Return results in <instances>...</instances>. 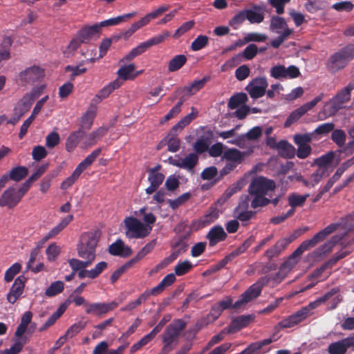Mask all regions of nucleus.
Listing matches in <instances>:
<instances>
[{
  "instance_id": "obj_59",
  "label": "nucleus",
  "mask_w": 354,
  "mask_h": 354,
  "mask_svg": "<svg viewBox=\"0 0 354 354\" xmlns=\"http://www.w3.org/2000/svg\"><path fill=\"white\" fill-rule=\"evenodd\" d=\"M253 199L251 201V207L257 209L258 207H263L270 204L269 198H266L264 195H251Z\"/></svg>"
},
{
  "instance_id": "obj_46",
  "label": "nucleus",
  "mask_w": 354,
  "mask_h": 354,
  "mask_svg": "<svg viewBox=\"0 0 354 354\" xmlns=\"http://www.w3.org/2000/svg\"><path fill=\"white\" fill-rule=\"evenodd\" d=\"M96 112V106L91 105L82 117V125L89 129L93 122L94 118H95Z\"/></svg>"
},
{
  "instance_id": "obj_27",
  "label": "nucleus",
  "mask_w": 354,
  "mask_h": 354,
  "mask_svg": "<svg viewBox=\"0 0 354 354\" xmlns=\"http://www.w3.org/2000/svg\"><path fill=\"white\" fill-rule=\"evenodd\" d=\"M28 169L25 166H17L13 167L8 173L1 177L6 178V184L9 180L19 182L24 179L28 174Z\"/></svg>"
},
{
  "instance_id": "obj_62",
  "label": "nucleus",
  "mask_w": 354,
  "mask_h": 354,
  "mask_svg": "<svg viewBox=\"0 0 354 354\" xmlns=\"http://www.w3.org/2000/svg\"><path fill=\"white\" fill-rule=\"evenodd\" d=\"M190 197L191 194L189 193H184L174 200L167 199V203L169 205L171 209H176L179 206L185 203L187 201H188Z\"/></svg>"
},
{
  "instance_id": "obj_29",
  "label": "nucleus",
  "mask_w": 354,
  "mask_h": 354,
  "mask_svg": "<svg viewBox=\"0 0 354 354\" xmlns=\"http://www.w3.org/2000/svg\"><path fill=\"white\" fill-rule=\"evenodd\" d=\"M291 241L292 239H281L277 241L272 247L265 252V257L268 260H271L274 257H278Z\"/></svg>"
},
{
  "instance_id": "obj_1",
  "label": "nucleus",
  "mask_w": 354,
  "mask_h": 354,
  "mask_svg": "<svg viewBox=\"0 0 354 354\" xmlns=\"http://www.w3.org/2000/svg\"><path fill=\"white\" fill-rule=\"evenodd\" d=\"M354 227V215L351 213L346 216L342 218L339 222L333 223L327 225L319 232H324L323 241H324L330 234L341 228L344 232L341 234H336L333 236L328 241L324 243L322 245L318 248L315 253L317 256L324 255L330 252L333 248L338 243L343 244L344 237L346 234L353 230Z\"/></svg>"
},
{
  "instance_id": "obj_24",
  "label": "nucleus",
  "mask_w": 354,
  "mask_h": 354,
  "mask_svg": "<svg viewBox=\"0 0 354 354\" xmlns=\"http://www.w3.org/2000/svg\"><path fill=\"white\" fill-rule=\"evenodd\" d=\"M99 26L93 24L92 26H86L81 28L77 35L84 44L89 43L92 39L99 37L100 35Z\"/></svg>"
},
{
  "instance_id": "obj_4",
  "label": "nucleus",
  "mask_w": 354,
  "mask_h": 354,
  "mask_svg": "<svg viewBox=\"0 0 354 354\" xmlns=\"http://www.w3.org/2000/svg\"><path fill=\"white\" fill-rule=\"evenodd\" d=\"M175 281L176 278L173 273L167 274L158 286L150 290H146L142 294H140L136 300L128 303L124 307L121 308L120 310L122 312L133 310V309L145 303L149 296H158L161 294L166 288L171 286L175 282Z\"/></svg>"
},
{
  "instance_id": "obj_7",
  "label": "nucleus",
  "mask_w": 354,
  "mask_h": 354,
  "mask_svg": "<svg viewBox=\"0 0 354 354\" xmlns=\"http://www.w3.org/2000/svg\"><path fill=\"white\" fill-rule=\"evenodd\" d=\"M99 241L97 232H88L81 238V242L77 245L78 256L92 263L95 259V251Z\"/></svg>"
},
{
  "instance_id": "obj_56",
  "label": "nucleus",
  "mask_w": 354,
  "mask_h": 354,
  "mask_svg": "<svg viewBox=\"0 0 354 354\" xmlns=\"http://www.w3.org/2000/svg\"><path fill=\"white\" fill-rule=\"evenodd\" d=\"M68 262L73 271L75 273L78 270L85 269L92 264L90 261H81L77 259H71Z\"/></svg>"
},
{
  "instance_id": "obj_16",
  "label": "nucleus",
  "mask_w": 354,
  "mask_h": 354,
  "mask_svg": "<svg viewBox=\"0 0 354 354\" xmlns=\"http://www.w3.org/2000/svg\"><path fill=\"white\" fill-rule=\"evenodd\" d=\"M44 76V69L36 65L28 67L19 73V79L21 82L31 84L41 82Z\"/></svg>"
},
{
  "instance_id": "obj_25",
  "label": "nucleus",
  "mask_w": 354,
  "mask_h": 354,
  "mask_svg": "<svg viewBox=\"0 0 354 354\" xmlns=\"http://www.w3.org/2000/svg\"><path fill=\"white\" fill-rule=\"evenodd\" d=\"M206 237L209 241V245L212 247L224 241L227 237V234L222 226L215 225L210 229Z\"/></svg>"
},
{
  "instance_id": "obj_23",
  "label": "nucleus",
  "mask_w": 354,
  "mask_h": 354,
  "mask_svg": "<svg viewBox=\"0 0 354 354\" xmlns=\"http://www.w3.org/2000/svg\"><path fill=\"white\" fill-rule=\"evenodd\" d=\"M353 346L354 337L350 336L330 344L328 346V352L329 354H345L348 348Z\"/></svg>"
},
{
  "instance_id": "obj_14",
  "label": "nucleus",
  "mask_w": 354,
  "mask_h": 354,
  "mask_svg": "<svg viewBox=\"0 0 354 354\" xmlns=\"http://www.w3.org/2000/svg\"><path fill=\"white\" fill-rule=\"evenodd\" d=\"M293 141L298 147L295 155H297L299 159H305L310 155L312 147L309 143L312 141L311 134H295L293 136Z\"/></svg>"
},
{
  "instance_id": "obj_36",
  "label": "nucleus",
  "mask_w": 354,
  "mask_h": 354,
  "mask_svg": "<svg viewBox=\"0 0 354 354\" xmlns=\"http://www.w3.org/2000/svg\"><path fill=\"white\" fill-rule=\"evenodd\" d=\"M32 313L26 311L21 317L20 324L18 325L15 335L17 337H21L26 332L28 326L31 323Z\"/></svg>"
},
{
  "instance_id": "obj_34",
  "label": "nucleus",
  "mask_w": 354,
  "mask_h": 354,
  "mask_svg": "<svg viewBox=\"0 0 354 354\" xmlns=\"http://www.w3.org/2000/svg\"><path fill=\"white\" fill-rule=\"evenodd\" d=\"M85 135L84 131L80 128L77 131L71 133L66 142V149L68 152L73 151L77 146L80 140Z\"/></svg>"
},
{
  "instance_id": "obj_2",
  "label": "nucleus",
  "mask_w": 354,
  "mask_h": 354,
  "mask_svg": "<svg viewBox=\"0 0 354 354\" xmlns=\"http://www.w3.org/2000/svg\"><path fill=\"white\" fill-rule=\"evenodd\" d=\"M335 293L336 292H335L333 290L326 292L316 300L310 302L307 306L303 307L299 310L282 319L278 324V326L281 328H288L295 326V325L306 319L307 317L311 316L313 314L314 309L317 308L321 304L332 298L335 295Z\"/></svg>"
},
{
  "instance_id": "obj_17",
  "label": "nucleus",
  "mask_w": 354,
  "mask_h": 354,
  "mask_svg": "<svg viewBox=\"0 0 354 354\" xmlns=\"http://www.w3.org/2000/svg\"><path fill=\"white\" fill-rule=\"evenodd\" d=\"M268 83L265 77L254 78L245 87V91L253 99L263 97L266 92Z\"/></svg>"
},
{
  "instance_id": "obj_30",
  "label": "nucleus",
  "mask_w": 354,
  "mask_h": 354,
  "mask_svg": "<svg viewBox=\"0 0 354 354\" xmlns=\"http://www.w3.org/2000/svg\"><path fill=\"white\" fill-rule=\"evenodd\" d=\"M269 29L271 32L277 34H281L282 31H286V30H293V29L288 27L286 19L279 16H272L271 17Z\"/></svg>"
},
{
  "instance_id": "obj_39",
  "label": "nucleus",
  "mask_w": 354,
  "mask_h": 354,
  "mask_svg": "<svg viewBox=\"0 0 354 354\" xmlns=\"http://www.w3.org/2000/svg\"><path fill=\"white\" fill-rule=\"evenodd\" d=\"M122 85L120 80H115L108 85L102 88L96 95V97L100 100L106 98L114 90L118 88Z\"/></svg>"
},
{
  "instance_id": "obj_61",
  "label": "nucleus",
  "mask_w": 354,
  "mask_h": 354,
  "mask_svg": "<svg viewBox=\"0 0 354 354\" xmlns=\"http://www.w3.org/2000/svg\"><path fill=\"white\" fill-rule=\"evenodd\" d=\"M178 335L179 333H178V330L173 327V325L170 324L163 334L162 341L163 342L172 344L175 338Z\"/></svg>"
},
{
  "instance_id": "obj_6",
  "label": "nucleus",
  "mask_w": 354,
  "mask_h": 354,
  "mask_svg": "<svg viewBox=\"0 0 354 354\" xmlns=\"http://www.w3.org/2000/svg\"><path fill=\"white\" fill-rule=\"evenodd\" d=\"M354 88L352 83H349L346 87L337 93L332 99L327 102L322 109V113L325 118L333 116L341 109L344 107V104L350 100L351 91Z\"/></svg>"
},
{
  "instance_id": "obj_18",
  "label": "nucleus",
  "mask_w": 354,
  "mask_h": 354,
  "mask_svg": "<svg viewBox=\"0 0 354 354\" xmlns=\"http://www.w3.org/2000/svg\"><path fill=\"white\" fill-rule=\"evenodd\" d=\"M118 305L119 303L115 301L109 303H91L86 304L85 311L86 314L101 317L115 309Z\"/></svg>"
},
{
  "instance_id": "obj_43",
  "label": "nucleus",
  "mask_w": 354,
  "mask_h": 354,
  "mask_svg": "<svg viewBox=\"0 0 354 354\" xmlns=\"http://www.w3.org/2000/svg\"><path fill=\"white\" fill-rule=\"evenodd\" d=\"M291 268L292 266L289 265V261H286L280 266L279 271L274 276H271L272 281L275 284H279L286 277Z\"/></svg>"
},
{
  "instance_id": "obj_31",
  "label": "nucleus",
  "mask_w": 354,
  "mask_h": 354,
  "mask_svg": "<svg viewBox=\"0 0 354 354\" xmlns=\"http://www.w3.org/2000/svg\"><path fill=\"white\" fill-rule=\"evenodd\" d=\"M73 220V215H68L64 218L59 224L52 228L42 239L43 242H46L49 239L59 234L66 226Z\"/></svg>"
},
{
  "instance_id": "obj_60",
  "label": "nucleus",
  "mask_w": 354,
  "mask_h": 354,
  "mask_svg": "<svg viewBox=\"0 0 354 354\" xmlns=\"http://www.w3.org/2000/svg\"><path fill=\"white\" fill-rule=\"evenodd\" d=\"M346 133L343 130L335 129L332 132L331 139L339 147H343L346 141Z\"/></svg>"
},
{
  "instance_id": "obj_53",
  "label": "nucleus",
  "mask_w": 354,
  "mask_h": 354,
  "mask_svg": "<svg viewBox=\"0 0 354 354\" xmlns=\"http://www.w3.org/2000/svg\"><path fill=\"white\" fill-rule=\"evenodd\" d=\"M210 80L209 76H205L199 80H194L190 85L186 86L189 90L191 95H193L202 89L206 83Z\"/></svg>"
},
{
  "instance_id": "obj_13",
  "label": "nucleus",
  "mask_w": 354,
  "mask_h": 354,
  "mask_svg": "<svg viewBox=\"0 0 354 354\" xmlns=\"http://www.w3.org/2000/svg\"><path fill=\"white\" fill-rule=\"evenodd\" d=\"M276 189V183L273 180L268 179L263 176H257L253 178L248 187L250 195H264L268 194Z\"/></svg>"
},
{
  "instance_id": "obj_44",
  "label": "nucleus",
  "mask_w": 354,
  "mask_h": 354,
  "mask_svg": "<svg viewBox=\"0 0 354 354\" xmlns=\"http://www.w3.org/2000/svg\"><path fill=\"white\" fill-rule=\"evenodd\" d=\"M84 44L79 37L76 35L70 41L65 50H63V54L65 57H72L75 52L80 47L81 44Z\"/></svg>"
},
{
  "instance_id": "obj_22",
  "label": "nucleus",
  "mask_w": 354,
  "mask_h": 354,
  "mask_svg": "<svg viewBox=\"0 0 354 354\" xmlns=\"http://www.w3.org/2000/svg\"><path fill=\"white\" fill-rule=\"evenodd\" d=\"M261 293V291L259 288L253 283L241 295L240 298L234 304V309H239L244 304L257 299Z\"/></svg>"
},
{
  "instance_id": "obj_40",
  "label": "nucleus",
  "mask_w": 354,
  "mask_h": 354,
  "mask_svg": "<svg viewBox=\"0 0 354 354\" xmlns=\"http://www.w3.org/2000/svg\"><path fill=\"white\" fill-rule=\"evenodd\" d=\"M248 100V97L245 93H238L230 98L227 106L230 109H235L244 105Z\"/></svg>"
},
{
  "instance_id": "obj_47",
  "label": "nucleus",
  "mask_w": 354,
  "mask_h": 354,
  "mask_svg": "<svg viewBox=\"0 0 354 354\" xmlns=\"http://www.w3.org/2000/svg\"><path fill=\"white\" fill-rule=\"evenodd\" d=\"M106 132V130L103 127H100L92 131L86 138V145L88 147L95 145L105 135Z\"/></svg>"
},
{
  "instance_id": "obj_64",
  "label": "nucleus",
  "mask_w": 354,
  "mask_h": 354,
  "mask_svg": "<svg viewBox=\"0 0 354 354\" xmlns=\"http://www.w3.org/2000/svg\"><path fill=\"white\" fill-rule=\"evenodd\" d=\"M61 249L55 243H51L46 248V253L50 261H54L60 254Z\"/></svg>"
},
{
  "instance_id": "obj_11",
  "label": "nucleus",
  "mask_w": 354,
  "mask_h": 354,
  "mask_svg": "<svg viewBox=\"0 0 354 354\" xmlns=\"http://www.w3.org/2000/svg\"><path fill=\"white\" fill-rule=\"evenodd\" d=\"M126 236L129 239H143L147 236L152 230L151 226L143 224L138 218L129 216L124 219Z\"/></svg>"
},
{
  "instance_id": "obj_12",
  "label": "nucleus",
  "mask_w": 354,
  "mask_h": 354,
  "mask_svg": "<svg viewBox=\"0 0 354 354\" xmlns=\"http://www.w3.org/2000/svg\"><path fill=\"white\" fill-rule=\"evenodd\" d=\"M28 192L21 185L18 189L11 186L3 192L0 196V207L13 209L21 201Z\"/></svg>"
},
{
  "instance_id": "obj_8",
  "label": "nucleus",
  "mask_w": 354,
  "mask_h": 354,
  "mask_svg": "<svg viewBox=\"0 0 354 354\" xmlns=\"http://www.w3.org/2000/svg\"><path fill=\"white\" fill-rule=\"evenodd\" d=\"M246 155V152L241 151L236 148H230L225 150L222 158L228 162L220 170L219 176L216 180H220L225 176L232 171L239 165L243 162Z\"/></svg>"
},
{
  "instance_id": "obj_49",
  "label": "nucleus",
  "mask_w": 354,
  "mask_h": 354,
  "mask_svg": "<svg viewBox=\"0 0 354 354\" xmlns=\"http://www.w3.org/2000/svg\"><path fill=\"white\" fill-rule=\"evenodd\" d=\"M86 322L80 321L77 323H75L68 328L64 335L62 337H64L65 341H66L67 339L72 338L77 335L82 330L86 327Z\"/></svg>"
},
{
  "instance_id": "obj_42",
  "label": "nucleus",
  "mask_w": 354,
  "mask_h": 354,
  "mask_svg": "<svg viewBox=\"0 0 354 354\" xmlns=\"http://www.w3.org/2000/svg\"><path fill=\"white\" fill-rule=\"evenodd\" d=\"M12 40L10 37H5L0 45V62L10 58V47Z\"/></svg>"
},
{
  "instance_id": "obj_10",
  "label": "nucleus",
  "mask_w": 354,
  "mask_h": 354,
  "mask_svg": "<svg viewBox=\"0 0 354 354\" xmlns=\"http://www.w3.org/2000/svg\"><path fill=\"white\" fill-rule=\"evenodd\" d=\"M171 35V33L168 30H165L160 34L153 37L152 38L147 40L146 41L140 43L138 46L131 49V50L120 60L122 62H129L137 56H139L144 53L148 48L153 46L158 45L168 38Z\"/></svg>"
},
{
  "instance_id": "obj_58",
  "label": "nucleus",
  "mask_w": 354,
  "mask_h": 354,
  "mask_svg": "<svg viewBox=\"0 0 354 354\" xmlns=\"http://www.w3.org/2000/svg\"><path fill=\"white\" fill-rule=\"evenodd\" d=\"M293 32L294 30H286V31H282L281 34H279L277 37L270 41V46L274 48H279V46L289 38Z\"/></svg>"
},
{
  "instance_id": "obj_37",
  "label": "nucleus",
  "mask_w": 354,
  "mask_h": 354,
  "mask_svg": "<svg viewBox=\"0 0 354 354\" xmlns=\"http://www.w3.org/2000/svg\"><path fill=\"white\" fill-rule=\"evenodd\" d=\"M219 216V211L216 208H210L207 212L198 219L200 227H204L214 223Z\"/></svg>"
},
{
  "instance_id": "obj_5",
  "label": "nucleus",
  "mask_w": 354,
  "mask_h": 354,
  "mask_svg": "<svg viewBox=\"0 0 354 354\" xmlns=\"http://www.w3.org/2000/svg\"><path fill=\"white\" fill-rule=\"evenodd\" d=\"M354 47L347 46L331 55L326 62L327 70L331 73H335L344 68L353 59Z\"/></svg>"
},
{
  "instance_id": "obj_48",
  "label": "nucleus",
  "mask_w": 354,
  "mask_h": 354,
  "mask_svg": "<svg viewBox=\"0 0 354 354\" xmlns=\"http://www.w3.org/2000/svg\"><path fill=\"white\" fill-rule=\"evenodd\" d=\"M334 158L335 152L330 151L326 153V154L322 155V156L315 159V164L317 165L319 167L327 169L328 170Z\"/></svg>"
},
{
  "instance_id": "obj_55",
  "label": "nucleus",
  "mask_w": 354,
  "mask_h": 354,
  "mask_svg": "<svg viewBox=\"0 0 354 354\" xmlns=\"http://www.w3.org/2000/svg\"><path fill=\"white\" fill-rule=\"evenodd\" d=\"M209 42V38L206 35H198L192 43L191 48L194 51H198L205 48Z\"/></svg>"
},
{
  "instance_id": "obj_26",
  "label": "nucleus",
  "mask_w": 354,
  "mask_h": 354,
  "mask_svg": "<svg viewBox=\"0 0 354 354\" xmlns=\"http://www.w3.org/2000/svg\"><path fill=\"white\" fill-rule=\"evenodd\" d=\"M253 319L254 316L251 315H241L233 319L228 327V333H235L247 327Z\"/></svg>"
},
{
  "instance_id": "obj_32",
  "label": "nucleus",
  "mask_w": 354,
  "mask_h": 354,
  "mask_svg": "<svg viewBox=\"0 0 354 354\" xmlns=\"http://www.w3.org/2000/svg\"><path fill=\"white\" fill-rule=\"evenodd\" d=\"M198 156L195 153H190L184 158H180L178 167L193 172L194 167L198 162Z\"/></svg>"
},
{
  "instance_id": "obj_52",
  "label": "nucleus",
  "mask_w": 354,
  "mask_h": 354,
  "mask_svg": "<svg viewBox=\"0 0 354 354\" xmlns=\"http://www.w3.org/2000/svg\"><path fill=\"white\" fill-rule=\"evenodd\" d=\"M64 288V284L61 281L53 282L46 290L45 295L48 297H53L61 293Z\"/></svg>"
},
{
  "instance_id": "obj_57",
  "label": "nucleus",
  "mask_w": 354,
  "mask_h": 354,
  "mask_svg": "<svg viewBox=\"0 0 354 354\" xmlns=\"http://www.w3.org/2000/svg\"><path fill=\"white\" fill-rule=\"evenodd\" d=\"M21 265L19 263L12 264L5 272L4 280L6 282H10L21 271Z\"/></svg>"
},
{
  "instance_id": "obj_38",
  "label": "nucleus",
  "mask_w": 354,
  "mask_h": 354,
  "mask_svg": "<svg viewBox=\"0 0 354 354\" xmlns=\"http://www.w3.org/2000/svg\"><path fill=\"white\" fill-rule=\"evenodd\" d=\"M33 101L32 99L25 94L23 97L17 103L14 111H16L17 113L21 114V115H24L30 109Z\"/></svg>"
},
{
  "instance_id": "obj_35",
  "label": "nucleus",
  "mask_w": 354,
  "mask_h": 354,
  "mask_svg": "<svg viewBox=\"0 0 354 354\" xmlns=\"http://www.w3.org/2000/svg\"><path fill=\"white\" fill-rule=\"evenodd\" d=\"M262 8L258 6H254L253 9L245 10L246 19L251 24H260L264 19Z\"/></svg>"
},
{
  "instance_id": "obj_15",
  "label": "nucleus",
  "mask_w": 354,
  "mask_h": 354,
  "mask_svg": "<svg viewBox=\"0 0 354 354\" xmlns=\"http://www.w3.org/2000/svg\"><path fill=\"white\" fill-rule=\"evenodd\" d=\"M324 97V93H320L319 95L315 97L310 102H306L294 111L286 119L284 127H288L292 124L297 122L300 119L306 112L311 110L318 102H319Z\"/></svg>"
},
{
  "instance_id": "obj_3",
  "label": "nucleus",
  "mask_w": 354,
  "mask_h": 354,
  "mask_svg": "<svg viewBox=\"0 0 354 354\" xmlns=\"http://www.w3.org/2000/svg\"><path fill=\"white\" fill-rule=\"evenodd\" d=\"M191 109L192 112L180 119V120L171 129L167 136L165 138V140L167 141L169 151L174 153L180 149V140L177 137L178 135L197 117L198 114L197 109L194 106H192Z\"/></svg>"
},
{
  "instance_id": "obj_19",
  "label": "nucleus",
  "mask_w": 354,
  "mask_h": 354,
  "mask_svg": "<svg viewBox=\"0 0 354 354\" xmlns=\"http://www.w3.org/2000/svg\"><path fill=\"white\" fill-rule=\"evenodd\" d=\"M26 280V277L24 275H20L15 279L6 296L8 303L14 304L19 299L24 291Z\"/></svg>"
},
{
  "instance_id": "obj_21",
  "label": "nucleus",
  "mask_w": 354,
  "mask_h": 354,
  "mask_svg": "<svg viewBox=\"0 0 354 354\" xmlns=\"http://www.w3.org/2000/svg\"><path fill=\"white\" fill-rule=\"evenodd\" d=\"M169 9V6L164 5L158 7L153 12L148 13L144 17L141 18L139 21L131 24L129 28L133 33H134L138 29L147 25L151 20L157 18L160 16L162 13L167 11Z\"/></svg>"
},
{
  "instance_id": "obj_54",
  "label": "nucleus",
  "mask_w": 354,
  "mask_h": 354,
  "mask_svg": "<svg viewBox=\"0 0 354 354\" xmlns=\"http://www.w3.org/2000/svg\"><path fill=\"white\" fill-rule=\"evenodd\" d=\"M309 196L308 194L304 195H298L292 194L288 196V203L291 207H301L302 206L307 198Z\"/></svg>"
},
{
  "instance_id": "obj_63",
  "label": "nucleus",
  "mask_w": 354,
  "mask_h": 354,
  "mask_svg": "<svg viewBox=\"0 0 354 354\" xmlns=\"http://www.w3.org/2000/svg\"><path fill=\"white\" fill-rule=\"evenodd\" d=\"M74 85L71 82H67L59 88V97L61 99L68 97L73 91Z\"/></svg>"
},
{
  "instance_id": "obj_51",
  "label": "nucleus",
  "mask_w": 354,
  "mask_h": 354,
  "mask_svg": "<svg viewBox=\"0 0 354 354\" xmlns=\"http://www.w3.org/2000/svg\"><path fill=\"white\" fill-rule=\"evenodd\" d=\"M193 268V265L189 260L178 263L174 268V275L183 276L188 273ZM176 277V276H174Z\"/></svg>"
},
{
  "instance_id": "obj_9",
  "label": "nucleus",
  "mask_w": 354,
  "mask_h": 354,
  "mask_svg": "<svg viewBox=\"0 0 354 354\" xmlns=\"http://www.w3.org/2000/svg\"><path fill=\"white\" fill-rule=\"evenodd\" d=\"M102 149L97 148L87 156L75 168L73 174L66 178L61 184L60 188L66 190L71 187L79 178L82 173L89 167L96 158L100 155Z\"/></svg>"
},
{
  "instance_id": "obj_45",
  "label": "nucleus",
  "mask_w": 354,
  "mask_h": 354,
  "mask_svg": "<svg viewBox=\"0 0 354 354\" xmlns=\"http://www.w3.org/2000/svg\"><path fill=\"white\" fill-rule=\"evenodd\" d=\"M156 244V239H153L147 245H145L138 253L137 254L130 260V261L133 263V265L141 259H142L147 254L152 251Z\"/></svg>"
},
{
  "instance_id": "obj_33",
  "label": "nucleus",
  "mask_w": 354,
  "mask_h": 354,
  "mask_svg": "<svg viewBox=\"0 0 354 354\" xmlns=\"http://www.w3.org/2000/svg\"><path fill=\"white\" fill-rule=\"evenodd\" d=\"M277 149L279 155L282 158L290 159L295 156V147L286 140H282L278 142Z\"/></svg>"
},
{
  "instance_id": "obj_20",
  "label": "nucleus",
  "mask_w": 354,
  "mask_h": 354,
  "mask_svg": "<svg viewBox=\"0 0 354 354\" xmlns=\"http://www.w3.org/2000/svg\"><path fill=\"white\" fill-rule=\"evenodd\" d=\"M324 234V232H317L312 239L304 241L290 257L288 261H289V265H290V261L292 259H295V258L300 257L305 251L315 247L318 243L323 241L322 236Z\"/></svg>"
},
{
  "instance_id": "obj_28",
  "label": "nucleus",
  "mask_w": 354,
  "mask_h": 354,
  "mask_svg": "<svg viewBox=\"0 0 354 354\" xmlns=\"http://www.w3.org/2000/svg\"><path fill=\"white\" fill-rule=\"evenodd\" d=\"M109 252L114 256L127 257L131 254L132 250L129 247L125 246L121 239H118L115 242L110 245Z\"/></svg>"
},
{
  "instance_id": "obj_50",
  "label": "nucleus",
  "mask_w": 354,
  "mask_h": 354,
  "mask_svg": "<svg viewBox=\"0 0 354 354\" xmlns=\"http://www.w3.org/2000/svg\"><path fill=\"white\" fill-rule=\"evenodd\" d=\"M136 66L133 64H130L127 66H122L117 72L119 77L124 80H133L136 75H133L131 73L134 71Z\"/></svg>"
},
{
  "instance_id": "obj_41",
  "label": "nucleus",
  "mask_w": 354,
  "mask_h": 354,
  "mask_svg": "<svg viewBox=\"0 0 354 354\" xmlns=\"http://www.w3.org/2000/svg\"><path fill=\"white\" fill-rule=\"evenodd\" d=\"M187 57L185 55L174 56L168 63V71L176 72L180 69L187 62Z\"/></svg>"
}]
</instances>
